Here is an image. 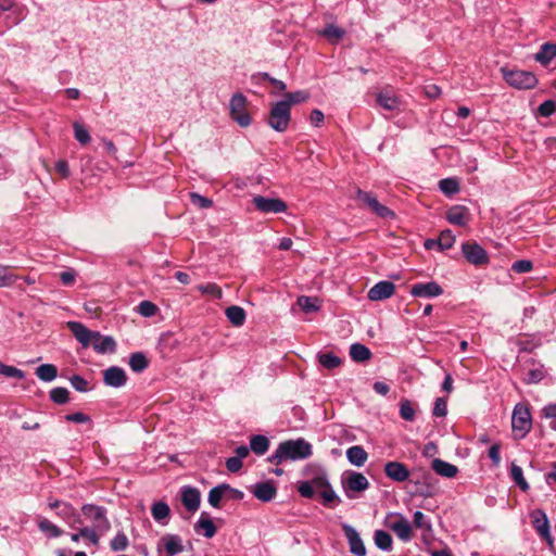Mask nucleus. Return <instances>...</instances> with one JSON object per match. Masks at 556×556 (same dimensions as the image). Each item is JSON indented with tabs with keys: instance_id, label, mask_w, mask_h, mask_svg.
Instances as JSON below:
<instances>
[{
	"instance_id": "obj_1",
	"label": "nucleus",
	"mask_w": 556,
	"mask_h": 556,
	"mask_svg": "<svg viewBox=\"0 0 556 556\" xmlns=\"http://www.w3.org/2000/svg\"><path fill=\"white\" fill-rule=\"evenodd\" d=\"M66 326L83 348L86 349L92 345L93 350L99 354L115 352L116 342L112 337L92 331L79 321H67Z\"/></svg>"
},
{
	"instance_id": "obj_2",
	"label": "nucleus",
	"mask_w": 556,
	"mask_h": 556,
	"mask_svg": "<svg viewBox=\"0 0 556 556\" xmlns=\"http://www.w3.org/2000/svg\"><path fill=\"white\" fill-rule=\"evenodd\" d=\"M312 454V444L305 439L299 438L279 443L274 454L268 457V462L281 464L286 460H303L311 457Z\"/></svg>"
},
{
	"instance_id": "obj_3",
	"label": "nucleus",
	"mask_w": 556,
	"mask_h": 556,
	"mask_svg": "<svg viewBox=\"0 0 556 556\" xmlns=\"http://www.w3.org/2000/svg\"><path fill=\"white\" fill-rule=\"evenodd\" d=\"M505 81L516 89H532L538 85V78L534 73L523 70L502 68Z\"/></svg>"
},
{
	"instance_id": "obj_4",
	"label": "nucleus",
	"mask_w": 556,
	"mask_h": 556,
	"mask_svg": "<svg viewBox=\"0 0 556 556\" xmlns=\"http://www.w3.org/2000/svg\"><path fill=\"white\" fill-rule=\"evenodd\" d=\"M511 427L515 437L525 438L531 430L532 418L530 409L523 404H517L513 410Z\"/></svg>"
},
{
	"instance_id": "obj_5",
	"label": "nucleus",
	"mask_w": 556,
	"mask_h": 556,
	"mask_svg": "<svg viewBox=\"0 0 556 556\" xmlns=\"http://www.w3.org/2000/svg\"><path fill=\"white\" fill-rule=\"evenodd\" d=\"M341 484L348 498H355L354 493H361L369 488L368 479L362 473L353 470L345 471L341 478Z\"/></svg>"
},
{
	"instance_id": "obj_6",
	"label": "nucleus",
	"mask_w": 556,
	"mask_h": 556,
	"mask_svg": "<svg viewBox=\"0 0 556 556\" xmlns=\"http://www.w3.org/2000/svg\"><path fill=\"white\" fill-rule=\"evenodd\" d=\"M290 119L289 102L278 101L271 106L267 123L276 131L282 132L287 130Z\"/></svg>"
},
{
	"instance_id": "obj_7",
	"label": "nucleus",
	"mask_w": 556,
	"mask_h": 556,
	"mask_svg": "<svg viewBox=\"0 0 556 556\" xmlns=\"http://www.w3.org/2000/svg\"><path fill=\"white\" fill-rule=\"evenodd\" d=\"M247 104V97L240 92L235 93L229 101L230 117L241 127H248L252 122Z\"/></svg>"
},
{
	"instance_id": "obj_8",
	"label": "nucleus",
	"mask_w": 556,
	"mask_h": 556,
	"mask_svg": "<svg viewBox=\"0 0 556 556\" xmlns=\"http://www.w3.org/2000/svg\"><path fill=\"white\" fill-rule=\"evenodd\" d=\"M462 253L466 261L475 266L488 265L490 262L488 252L475 241L464 242Z\"/></svg>"
},
{
	"instance_id": "obj_9",
	"label": "nucleus",
	"mask_w": 556,
	"mask_h": 556,
	"mask_svg": "<svg viewBox=\"0 0 556 556\" xmlns=\"http://www.w3.org/2000/svg\"><path fill=\"white\" fill-rule=\"evenodd\" d=\"M252 203L258 212L264 214L285 213L288 208L287 203L279 198L255 195L252 199Z\"/></svg>"
},
{
	"instance_id": "obj_10",
	"label": "nucleus",
	"mask_w": 556,
	"mask_h": 556,
	"mask_svg": "<svg viewBox=\"0 0 556 556\" xmlns=\"http://www.w3.org/2000/svg\"><path fill=\"white\" fill-rule=\"evenodd\" d=\"M531 523L539 534V536L547 542L549 545L553 544V536L551 534L549 520L545 511L541 508H536L530 513Z\"/></svg>"
},
{
	"instance_id": "obj_11",
	"label": "nucleus",
	"mask_w": 556,
	"mask_h": 556,
	"mask_svg": "<svg viewBox=\"0 0 556 556\" xmlns=\"http://www.w3.org/2000/svg\"><path fill=\"white\" fill-rule=\"evenodd\" d=\"M81 511L86 517L92 519L96 529L100 532H106L111 528V523L106 518V509L104 507L93 504H85L81 507Z\"/></svg>"
},
{
	"instance_id": "obj_12",
	"label": "nucleus",
	"mask_w": 556,
	"mask_h": 556,
	"mask_svg": "<svg viewBox=\"0 0 556 556\" xmlns=\"http://www.w3.org/2000/svg\"><path fill=\"white\" fill-rule=\"evenodd\" d=\"M356 198L364 202L372 213H375L377 216L381 218H394L395 213L387 207L386 205L381 204L377 198L371 193L367 191H363L361 189L357 190Z\"/></svg>"
},
{
	"instance_id": "obj_13",
	"label": "nucleus",
	"mask_w": 556,
	"mask_h": 556,
	"mask_svg": "<svg viewBox=\"0 0 556 556\" xmlns=\"http://www.w3.org/2000/svg\"><path fill=\"white\" fill-rule=\"evenodd\" d=\"M330 483L328 481L327 475L325 472L316 475L308 481L300 482L298 485V492L301 496L305 498L314 497L316 492H320Z\"/></svg>"
},
{
	"instance_id": "obj_14",
	"label": "nucleus",
	"mask_w": 556,
	"mask_h": 556,
	"mask_svg": "<svg viewBox=\"0 0 556 556\" xmlns=\"http://www.w3.org/2000/svg\"><path fill=\"white\" fill-rule=\"evenodd\" d=\"M182 551V541L177 534H165L157 544V556H175Z\"/></svg>"
},
{
	"instance_id": "obj_15",
	"label": "nucleus",
	"mask_w": 556,
	"mask_h": 556,
	"mask_svg": "<svg viewBox=\"0 0 556 556\" xmlns=\"http://www.w3.org/2000/svg\"><path fill=\"white\" fill-rule=\"evenodd\" d=\"M342 530L348 540L350 552L355 556H365L366 547L356 529L348 523H343Z\"/></svg>"
},
{
	"instance_id": "obj_16",
	"label": "nucleus",
	"mask_w": 556,
	"mask_h": 556,
	"mask_svg": "<svg viewBox=\"0 0 556 556\" xmlns=\"http://www.w3.org/2000/svg\"><path fill=\"white\" fill-rule=\"evenodd\" d=\"M393 520L388 523V527L395 532V534L404 542L410 541L413 536L412 526L409 521L401 514L391 515Z\"/></svg>"
},
{
	"instance_id": "obj_17",
	"label": "nucleus",
	"mask_w": 556,
	"mask_h": 556,
	"mask_svg": "<svg viewBox=\"0 0 556 556\" xmlns=\"http://www.w3.org/2000/svg\"><path fill=\"white\" fill-rule=\"evenodd\" d=\"M443 293L442 287L435 281H429L426 283L418 282L412 286L410 294L415 298H435Z\"/></svg>"
},
{
	"instance_id": "obj_18",
	"label": "nucleus",
	"mask_w": 556,
	"mask_h": 556,
	"mask_svg": "<svg viewBox=\"0 0 556 556\" xmlns=\"http://www.w3.org/2000/svg\"><path fill=\"white\" fill-rule=\"evenodd\" d=\"M384 473L394 482H405L410 476V471L407 466L396 460L386 463Z\"/></svg>"
},
{
	"instance_id": "obj_19",
	"label": "nucleus",
	"mask_w": 556,
	"mask_h": 556,
	"mask_svg": "<svg viewBox=\"0 0 556 556\" xmlns=\"http://www.w3.org/2000/svg\"><path fill=\"white\" fill-rule=\"evenodd\" d=\"M181 503L188 511L194 513L199 509L201 503L200 491L190 485H185L180 489Z\"/></svg>"
},
{
	"instance_id": "obj_20",
	"label": "nucleus",
	"mask_w": 556,
	"mask_h": 556,
	"mask_svg": "<svg viewBox=\"0 0 556 556\" xmlns=\"http://www.w3.org/2000/svg\"><path fill=\"white\" fill-rule=\"evenodd\" d=\"M395 292V285L389 280H382L372 286L368 293L367 298L370 301H382L391 298Z\"/></svg>"
},
{
	"instance_id": "obj_21",
	"label": "nucleus",
	"mask_w": 556,
	"mask_h": 556,
	"mask_svg": "<svg viewBox=\"0 0 556 556\" xmlns=\"http://www.w3.org/2000/svg\"><path fill=\"white\" fill-rule=\"evenodd\" d=\"M419 486V494L424 497H431L435 494L437 486L434 477L429 470H420L418 479L414 481Z\"/></svg>"
},
{
	"instance_id": "obj_22",
	"label": "nucleus",
	"mask_w": 556,
	"mask_h": 556,
	"mask_svg": "<svg viewBox=\"0 0 556 556\" xmlns=\"http://www.w3.org/2000/svg\"><path fill=\"white\" fill-rule=\"evenodd\" d=\"M103 381L112 388H121L127 382L125 370L118 366H111L103 371Z\"/></svg>"
},
{
	"instance_id": "obj_23",
	"label": "nucleus",
	"mask_w": 556,
	"mask_h": 556,
	"mask_svg": "<svg viewBox=\"0 0 556 556\" xmlns=\"http://www.w3.org/2000/svg\"><path fill=\"white\" fill-rule=\"evenodd\" d=\"M446 219L450 224L466 226L470 220L469 208L465 205H453L446 212Z\"/></svg>"
},
{
	"instance_id": "obj_24",
	"label": "nucleus",
	"mask_w": 556,
	"mask_h": 556,
	"mask_svg": "<svg viewBox=\"0 0 556 556\" xmlns=\"http://www.w3.org/2000/svg\"><path fill=\"white\" fill-rule=\"evenodd\" d=\"M253 495L262 502H270L277 495V488L271 481L258 482L251 489Z\"/></svg>"
},
{
	"instance_id": "obj_25",
	"label": "nucleus",
	"mask_w": 556,
	"mask_h": 556,
	"mask_svg": "<svg viewBox=\"0 0 556 556\" xmlns=\"http://www.w3.org/2000/svg\"><path fill=\"white\" fill-rule=\"evenodd\" d=\"M556 56V43L545 42L541 46L540 50L534 54V60L541 65H548Z\"/></svg>"
},
{
	"instance_id": "obj_26",
	"label": "nucleus",
	"mask_w": 556,
	"mask_h": 556,
	"mask_svg": "<svg viewBox=\"0 0 556 556\" xmlns=\"http://www.w3.org/2000/svg\"><path fill=\"white\" fill-rule=\"evenodd\" d=\"M431 467L435 473L445 478H454L458 473L457 466L440 458H434Z\"/></svg>"
},
{
	"instance_id": "obj_27",
	"label": "nucleus",
	"mask_w": 556,
	"mask_h": 556,
	"mask_svg": "<svg viewBox=\"0 0 556 556\" xmlns=\"http://www.w3.org/2000/svg\"><path fill=\"white\" fill-rule=\"evenodd\" d=\"M194 530L195 531L202 530L203 535L207 539L213 538L216 533V527H215L213 520L210 518L208 514L205 511H203L201 514L199 520L194 525Z\"/></svg>"
},
{
	"instance_id": "obj_28",
	"label": "nucleus",
	"mask_w": 556,
	"mask_h": 556,
	"mask_svg": "<svg viewBox=\"0 0 556 556\" xmlns=\"http://www.w3.org/2000/svg\"><path fill=\"white\" fill-rule=\"evenodd\" d=\"M346 458L352 465L362 467L366 463L368 455L363 446L354 445L348 448Z\"/></svg>"
},
{
	"instance_id": "obj_29",
	"label": "nucleus",
	"mask_w": 556,
	"mask_h": 556,
	"mask_svg": "<svg viewBox=\"0 0 556 556\" xmlns=\"http://www.w3.org/2000/svg\"><path fill=\"white\" fill-rule=\"evenodd\" d=\"M350 356L356 363H364L371 358V351L362 343H353L350 346Z\"/></svg>"
},
{
	"instance_id": "obj_30",
	"label": "nucleus",
	"mask_w": 556,
	"mask_h": 556,
	"mask_svg": "<svg viewBox=\"0 0 556 556\" xmlns=\"http://www.w3.org/2000/svg\"><path fill=\"white\" fill-rule=\"evenodd\" d=\"M377 103L384 110L394 111L399 109L400 100L389 91H381L377 94Z\"/></svg>"
},
{
	"instance_id": "obj_31",
	"label": "nucleus",
	"mask_w": 556,
	"mask_h": 556,
	"mask_svg": "<svg viewBox=\"0 0 556 556\" xmlns=\"http://www.w3.org/2000/svg\"><path fill=\"white\" fill-rule=\"evenodd\" d=\"M269 447V440L263 434H255L250 438V448L256 455H264Z\"/></svg>"
},
{
	"instance_id": "obj_32",
	"label": "nucleus",
	"mask_w": 556,
	"mask_h": 556,
	"mask_svg": "<svg viewBox=\"0 0 556 556\" xmlns=\"http://www.w3.org/2000/svg\"><path fill=\"white\" fill-rule=\"evenodd\" d=\"M37 525L38 529L48 538H59L64 533L59 526L54 525L47 518H39Z\"/></svg>"
},
{
	"instance_id": "obj_33",
	"label": "nucleus",
	"mask_w": 556,
	"mask_h": 556,
	"mask_svg": "<svg viewBox=\"0 0 556 556\" xmlns=\"http://www.w3.org/2000/svg\"><path fill=\"white\" fill-rule=\"evenodd\" d=\"M226 317L236 327L242 326L245 321V312L242 307L232 305L226 308Z\"/></svg>"
},
{
	"instance_id": "obj_34",
	"label": "nucleus",
	"mask_w": 556,
	"mask_h": 556,
	"mask_svg": "<svg viewBox=\"0 0 556 556\" xmlns=\"http://www.w3.org/2000/svg\"><path fill=\"white\" fill-rule=\"evenodd\" d=\"M151 514L156 522L165 523L170 514V508L165 502H156L151 507Z\"/></svg>"
},
{
	"instance_id": "obj_35",
	"label": "nucleus",
	"mask_w": 556,
	"mask_h": 556,
	"mask_svg": "<svg viewBox=\"0 0 556 556\" xmlns=\"http://www.w3.org/2000/svg\"><path fill=\"white\" fill-rule=\"evenodd\" d=\"M374 541L376 546L382 551H391L392 549V536L389 532L384 530H376L374 533Z\"/></svg>"
},
{
	"instance_id": "obj_36",
	"label": "nucleus",
	"mask_w": 556,
	"mask_h": 556,
	"mask_svg": "<svg viewBox=\"0 0 556 556\" xmlns=\"http://www.w3.org/2000/svg\"><path fill=\"white\" fill-rule=\"evenodd\" d=\"M36 375L40 380L50 382L56 378L58 368L52 364H42L36 368Z\"/></svg>"
},
{
	"instance_id": "obj_37",
	"label": "nucleus",
	"mask_w": 556,
	"mask_h": 556,
	"mask_svg": "<svg viewBox=\"0 0 556 556\" xmlns=\"http://www.w3.org/2000/svg\"><path fill=\"white\" fill-rule=\"evenodd\" d=\"M129 366L132 371L141 372L149 366V361L141 352L132 353L129 357Z\"/></svg>"
},
{
	"instance_id": "obj_38",
	"label": "nucleus",
	"mask_w": 556,
	"mask_h": 556,
	"mask_svg": "<svg viewBox=\"0 0 556 556\" xmlns=\"http://www.w3.org/2000/svg\"><path fill=\"white\" fill-rule=\"evenodd\" d=\"M439 188L445 195L451 197L459 191V182L456 178H444L439 181Z\"/></svg>"
},
{
	"instance_id": "obj_39",
	"label": "nucleus",
	"mask_w": 556,
	"mask_h": 556,
	"mask_svg": "<svg viewBox=\"0 0 556 556\" xmlns=\"http://www.w3.org/2000/svg\"><path fill=\"white\" fill-rule=\"evenodd\" d=\"M510 477L515 481V483L523 491L527 492L529 490V483L523 477L522 468L516 464H513L510 467Z\"/></svg>"
},
{
	"instance_id": "obj_40",
	"label": "nucleus",
	"mask_w": 556,
	"mask_h": 556,
	"mask_svg": "<svg viewBox=\"0 0 556 556\" xmlns=\"http://www.w3.org/2000/svg\"><path fill=\"white\" fill-rule=\"evenodd\" d=\"M318 361L327 369L337 368L342 364L341 358L331 352L319 354Z\"/></svg>"
},
{
	"instance_id": "obj_41",
	"label": "nucleus",
	"mask_w": 556,
	"mask_h": 556,
	"mask_svg": "<svg viewBox=\"0 0 556 556\" xmlns=\"http://www.w3.org/2000/svg\"><path fill=\"white\" fill-rule=\"evenodd\" d=\"M298 305L305 313L316 312L319 309L318 299L301 295L296 300Z\"/></svg>"
},
{
	"instance_id": "obj_42",
	"label": "nucleus",
	"mask_w": 556,
	"mask_h": 556,
	"mask_svg": "<svg viewBox=\"0 0 556 556\" xmlns=\"http://www.w3.org/2000/svg\"><path fill=\"white\" fill-rule=\"evenodd\" d=\"M223 497H225L224 483L218 484L210 490L207 501L214 508H219Z\"/></svg>"
},
{
	"instance_id": "obj_43",
	"label": "nucleus",
	"mask_w": 556,
	"mask_h": 556,
	"mask_svg": "<svg viewBox=\"0 0 556 556\" xmlns=\"http://www.w3.org/2000/svg\"><path fill=\"white\" fill-rule=\"evenodd\" d=\"M56 515L65 521H68L72 518H76V521L80 522V518L77 514V510L70 503L64 502L62 506L56 510Z\"/></svg>"
},
{
	"instance_id": "obj_44",
	"label": "nucleus",
	"mask_w": 556,
	"mask_h": 556,
	"mask_svg": "<svg viewBox=\"0 0 556 556\" xmlns=\"http://www.w3.org/2000/svg\"><path fill=\"white\" fill-rule=\"evenodd\" d=\"M50 400L55 404H66L70 401V392L66 388L56 387L50 391Z\"/></svg>"
},
{
	"instance_id": "obj_45",
	"label": "nucleus",
	"mask_w": 556,
	"mask_h": 556,
	"mask_svg": "<svg viewBox=\"0 0 556 556\" xmlns=\"http://www.w3.org/2000/svg\"><path fill=\"white\" fill-rule=\"evenodd\" d=\"M544 378H545L544 367H543V365H539L535 368L529 369L523 380L526 383L532 384V383H539Z\"/></svg>"
},
{
	"instance_id": "obj_46",
	"label": "nucleus",
	"mask_w": 556,
	"mask_h": 556,
	"mask_svg": "<svg viewBox=\"0 0 556 556\" xmlns=\"http://www.w3.org/2000/svg\"><path fill=\"white\" fill-rule=\"evenodd\" d=\"M129 545V541L127 535L119 531L116 535L111 540L110 547L114 552L125 551Z\"/></svg>"
},
{
	"instance_id": "obj_47",
	"label": "nucleus",
	"mask_w": 556,
	"mask_h": 556,
	"mask_svg": "<svg viewBox=\"0 0 556 556\" xmlns=\"http://www.w3.org/2000/svg\"><path fill=\"white\" fill-rule=\"evenodd\" d=\"M438 247L441 251L448 250L453 247L455 243V236L453 232L448 229L443 230L438 240H437Z\"/></svg>"
},
{
	"instance_id": "obj_48",
	"label": "nucleus",
	"mask_w": 556,
	"mask_h": 556,
	"mask_svg": "<svg viewBox=\"0 0 556 556\" xmlns=\"http://www.w3.org/2000/svg\"><path fill=\"white\" fill-rule=\"evenodd\" d=\"M319 494L325 505L333 507L334 505L341 503L340 497L337 495V493L333 491L330 484L326 486L324 490H321Z\"/></svg>"
},
{
	"instance_id": "obj_49",
	"label": "nucleus",
	"mask_w": 556,
	"mask_h": 556,
	"mask_svg": "<svg viewBox=\"0 0 556 556\" xmlns=\"http://www.w3.org/2000/svg\"><path fill=\"white\" fill-rule=\"evenodd\" d=\"M75 139L83 146L89 143L90 135L89 131L78 122L73 124Z\"/></svg>"
},
{
	"instance_id": "obj_50",
	"label": "nucleus",
	"mask_w": 556,
	"mask_h": 556,
	"mask_svg": "<svg viewBox=\"0 0 556 556\" xmlns=\"http://www.w3.org/2000/svg\"><path fill=\"white\" fill-rule=\"evenodd\" d=\"M400 416L406 421H413L415 419V408L409 400L401 401Z\"/></svg>"
},
{
	"instance_id": "obj_51",
	"label": "nucleus",
	"mask_w": 556,
	"mask_h": 556,
	"mask_svg": "<svg viewBox=\"0 0 556 556\" xmlns=\"http://www.w3.org/2000/svg\"><path fill=\"white\" fill-rule=\"evenodd\" d=\"M0 374L8 378L24 379L25 372L14 366L5 365L0 362Z\"/></svg>"
},
{
	"instance_id": "obj_52",
	"label": "nucleus",
	"mask_w": 556,
	"mask_h": 556,
	"mask_svg": "<svg viewBox=\"0 0 556 556\" xmlns=\"http://www.w3.org/2000/svg\"><path fill=\"white\" fill-rule=\"evenodd\" d=\"M321 35L329 40H339L345 35V31H344V29H342L333 24H330L324 28V30L321 31Z\"/></svg>"
},
{
	"instance_id": "obj_53",
	"label": "nucleus",
	"mask_w": 556,
	"mask_h": 556,
	"mask_svg": "<svg viewBox=\"0 0 556 556\" xmlns=\"http://www.w3.org/2000/svg\"><path fill=\"white\" fill-rule=\"evenodd\" d=\"M202 294H210L215 299H222L223 291L216 283L200 285L197 288Z\"/></svg>"
},
{
	"instance_id": "obj_54",
	"label": "nucleus",
	"mask_w": 556,
	"mask_h": 556,
	"mask_svg": "<svg viewBox=\"0 0 556 556\" xmlns=\"http://www.w3.org/2000/svg\"><path fill=\"white\" fill-rule=\"evenodd\" d=\"M138 312L144 317H152L157 312V306L150 301H142L138 305Z\"/></svg>"
},
{
	"instance_id": "obj_55",
	"label": "nucleus",
	"mask_w": 556,
	"mask_h": 556,
	"mask_svg": "<svg viewBox=\"0 0 556 556\" xmlns=\"http://www.w3.org/2000/svg\"><path fill=\"white\" fill-rule=\"evenodd\" d=\"M556 111V103L553 100H545L538 108V114L543 117L552 116Z\"/></svg>"
},
{
	"instance_id": "obj_56",
	"label": "nucleus",
	"mask_w": 556,
	"mask_h": 556,
	"mask_svg": "<svg viewBox=\"0 0 556 556\" xmlns=\"http://www.w3.org/2000/svg\"><path fill=\"white\" fill-rule=\"evenodd\" d=\"M308 99V94L305 91H295L287 93V100H282L281 102H289V110L291 111V105L304 102Z\"/></svg>"
},
{
	"instance_id": "obj_57",
	"label": "nucleus",
	"mask_w": 556,
	"mask_h": 556,
	"mask_svg": "<svg viewBox=\"0 0 556 556\" xmlns=\"http://www.w3.org/2000/svg\"><path fill=\"white\" fill-rule=\"evenodd\" d=\"M190 200L192 204L200 208H208L213 205V201L211 199L195 192L190 193Z\"/></svg>"
},
{
	"instance_id": "obj_58",
	"label": "nucleus",
	"mask_w": 556,
	"mask_h": 556,
	"mask_svg": "<svg viewBox=\"0 0 556 556\" xmlns=\"http://www.w3.org/2000/svg\"><path fill=\"white\" fill-rule=\"evenodd\" d=\"M253 78L267 80L280 91H285L287 88L286 84L282 80L271 77L268 73H258L257 75H254Z\"/></svg>"
},
{
	"instance_id": "obj_59",
	"label": "nucleus",
	"mask_w": 556,
	"mask_h": 556,
	"mask_svg": "<svg viewBox=\"0 0 556 556\" xmlns=\"http://www.w3.org/2000/svg\"><path fill=\"white\" fill-rule=\"evenodd\" d=\"M70 381H71V384L72 387L78 391V392H87L88 391V381L79 376V375H74L70 378Z\"/></svg>"
},
{
	"instance_id": "obj_60",
	"label": "nucleus",
	"mask_w": 556,
	"mask_h": 556,
	"mask_svg": "<svg viewBox=\"0 0 556 556\" xmlns=\"http://www.w3.org/2000/svg\"><path fill=\"white\" fill-rule=\"evenodd\" d=\"M532 262L528 260H519L514 262L511 265V269L518 274L529 273L532 269Z\"/></svg>"
},
{
	"instance_id": "obj_61",
	"label": "nucleus",
	"mask_w": 556,
	"mask_h": 556,
	"mask_svg": "<svg viewBox=\"0 0 556 556\" xmlns=\"http://www.w3.org/2000/svg\"><path fill=\"white\" fill-rule=\"evenodd\" d=\"M225 498L241 501L244 497V493L238 489L230 486L227 483H224Z\"/></svg>"
},
{
	"instance_id": "obj_62",
	"label": "nucleus",
	"mask_w": 556,
	"mask_h": 556,
	"mask_svg": "<svg viewBox=\"0 0 556 556\" xmlns=\"http://www.w3.org/2000/svg\"><path fill=\"white\" fill-rule=\"evenodd\" d=\"M80 534H81V538L89 540L93 545L99 544V535L97 534L96 527L94 528H89V527L80 528Z\"/></svg>"
},
{
	"instance_id": "obj_63",
	"label": "nucleus",
	"mask_w": 556,
	"mask_h": 556,
	"mask_svg": "<svg viewBox=\"0 0 556 556\" xmlns=\"http://www.w3.org/2000/svg\"><path fill=\"white\" fill-rule=\"evenodd\" d=\"M433 416L435 417H444L447 414L446 402L442 397H438L434 402V407L432 410Z\"/></svg>"
},
{
	"instance_id": "obj_64",
	"label": "nucleus",
	"mask_w": 556,
	"mask_h": 556,
	"mask_svg": "<svg viewBox=\"0 0 556 556\" xmlns=\"http://www.w3.org/2000/svg\"><path fill=\"white\" fill-rule=\"evenodd\" d=\"M14 282V276L9 273L5 266L0 265V288L11 286Z\"/></svg>"
}]
</instances>
